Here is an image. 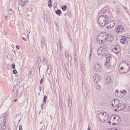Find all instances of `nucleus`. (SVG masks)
Wrapping results in <instances>:
<instances>
[{
	"label": "nucleus",
	"mask_w": 130,
	"mask_h": 130,
	"mask_svg": "<svg viewBox=\"0 0 130 130\" xmlns=\"http://www.w3.org/2000/svg\"><path fill=\"white\" fill-rule=\"evenodd\" d=\"M91 56H92V53H91V52H90L89 56V60H91V59H92V57H91Z\"/></svg>",
	"instance_id": "39"
},
{
	"label": "nucleus",
	"mask_w": 130,
	"mask_h": 130,
	"mask_svg": "<svg viewBox=\"0 0 130 130\" xmlns=\"http://www.w3.org/2000/svg\"><path fill=\"white\" fill-rule=\"evenodd\" d=\"M24 6H25V4H24V5H21V8H23Z\"/></svg>",
	"instance_id": "47"
},
{
	"label": "nucleus",
	"mask_w": 130,
	"mask_h": 130,
	"mask_svg": "<svg viewBox=\"0 0 130 130\" xmlns=\"http://www.w3.org/2000/svg\"><path fill=\"white\" fill-rule=\"evenodd\" d=\"M127 110L128 111H129L130 112V106H128V108H127Z\"/></svg>",
	"instance_id": "45"
},
{
	"label": "nucleus",
	"mask_w": 130,
	"mask_h": 130,
	"mask_svg": "<svg viewBox=\"0 0 130 130\" xmlns=\"http://www.w3.org/2000/svg\"><path fill=\"white\" fill-rule=\"evenodd\" d=\"M22 40H24V41H27V40L26 39V38H25L24 37L22 38Z\"/></svg>",
	"instance_id": "44"
},
{
	"label": "nucleus",
	"mask_w": 130,
	"mask_h": 130,
	"mask_svg": "<svg viewBox=\"0 0 130 130\" xmlns=\"http://www.w3.org/2000/svg\"><path fill=\"white\" fill-rule=\"evenodd\" d=\"M19 84H20V82H19Z\"/></svg>",
	"instance_id": "59"
},
{
	"label": "nucleus",
	"mask_w": 130,
	"mask_h": 130,
	"mask_svg": "<svg viewBox=\"0 0 130 130\" xmlns=\"http://www.w3.org/2000/svg\"><path fill=\"white\" fill-rule=\"evenodd\" d=\"M43 78H42L40 80V84L42 85V84L43 83Z\"/></svg>",
	"instance_id": "41"
},
{
	"label": "nucleus",
	"mask_w": 130,
	"mask_h": 130,
	"mask_svg": "<svg viewBox=\"0 0 130 130\" xmlns=\"http://www.w3.org/2000/svg\"><path fill=\"white\" fill-rule=\"evenodd\" d=\"M72 104H73V102L72 101V99L69 98H68V106H69V107H70V108H71V107H72Z\"/></svg>",
	"instance_id": "19"
},
{
	"label": "nucleus",
	"mask_w": 130,
	"mask_h": 130,
	"mask_svg": "<svg viewBox=\"0 0 130 130\" xmlns=\"http://www.w3.org/2000/svg\"><path fill=\"white\" fill-rule=\"evenodd\" d=\"M116 94H118L117 97H123L124 95H126V91L123 90L120 91V92L116 91L115 95H116Z\"/></svg>",
	"instance_id": "9"
},
{
	"label": "nucleus",
	"mask_w": 130,
	"mask_h": 130,
	"mask_svg": "<svg viewBox=\"0 0 130 130\" xmlns=\"http://www.w3.org/2000/svg\"><path fill=\"white\" fill-rule=\"evenodd\" d=\"M51 0H49V3H48V7L49 8H51L52 7V4H51Z\"/></svg>",
	"instance_id": "29"
},
{
	"label": "nucleus",
	"mask_w": 130,
	"mask_h": 130,
	"mask_svg": "<svg viewBox=\"0 0 130 130\" xmlns=\"http://www.w3.org/2000/svg\"><path fill=\"white\" fill-rule=\"evenodd\" d=\"M32 74V71H29L28 72V77L29 78H30V77H31V75Z\"/></svg>",
	"instance_id": "36"
},
{
	"label": "nucleus",
	"mask_w": 130,
	"mask_h": 130,
	"mask_svg": "<svg viewBox=\"0 0 130 130\" xmlns=\"http://www.w3.org/2000/svg\"><path fill=\"white\" fill-rule=\"evenodd\" d=\"M111 130H112V129H111Z\"/></svg>",
	"instance_id": "60"
},
{
	"label": "nucleus",
	"mask_w": 130,
	"mask_h": 130,
	"mask_svg": "<svg viewBox=\"0 0 130 130\" xmlns=\"http://www.w3.org/2000/svg\"><path fill=\"white\" fill-rule=\"evenodd\" d=\"M19 130H23V128L22 127V125H19Z\"/></svg>",
	"instance_id": "42"
},
{
	"label": "nucleus",
	"mask_w": 130,
	"mask_h": 130,
	"mask_svg": "<svg viewBox=\"0 0 130 130\" xmlns=\"http://www.w3.org/2000/svg\"><path fill=\"white\" fill-rule=\"evenodd\" d=\"M82 91H83V93L84 95L85 96H87V88H86V87L84 86L82 87Z\"/></svg>",
	"instance_id": "18"
},
{
	"label": "nucleus",
	"mask_w": 130,
	"mask_h": 130,
	"mask_svg": "<svg viewBox=\"0 0 130 130\" xmlns=\"http://www.w3.org/2000/svg\"><path fill=\"white\" fill-rule=\"evenodd\" d=\"M113 52H114V53H116V54H119V47H115L113 49Z\"/></svg>",
	"instance_id": "15"
},
{
	"label": "nucleus",
	"mask_w": 130,
	"mask_h": 130,
	"mask_svg": "<svg viewBox=\"0 0 130 130\" xmlns=\"http://www.w3.org/2000/svg\"><path fill=\"white\" fill-rule=\"evenodd\" d=\"M110 37L109 34L106 32H102L96 38V41L99 44H104L105 41H107Z\"/></svg>",
	"instance_id": "1"
},
{
	"label": "nucleus",
	"mask_w": 130,
	"mask_h": 130,
	"mask_svg": "<svg viewBox=\"0 0 130 130\" xmlns=\"http://www.w3.org/2000/svg\"><path fill=\"white\" fill-rule=\"evenodd\" d=\"M99 24L102 27H104L105 25L108 24V17L107 16L101 15L99 18Z\"/></svg>",
	"instance_id": "3"
},
{
	"label": "nucleus",
	"mask_w": 130,
	"mask_h": 130,
	"mask_svg": "<svg viewBox=\"0 0 130 130\" xmlns=\"http://www.w3.org/2000/svg\"><path fill=\"white\" fill-rule=\"evenodd\" d=\"M120 122H119V121H117L116 123H113V125H116V124H119Z\"/></svg>",
	"instance_id": "40"
},
{
	"label": "nucleus",
	"mask_w": 130,
	"mask_h": 130,
	"mask_svg": "<svg viewBox=\"0 0 130 130\" xmlns=\"http://www.w3.org/2000/svg\"><path fill=\"white\" fill-rule=\"evenodd\" d=\"M99 15L100 17V16H107L106 15V10H105V9H102L99 12Z\"/></svg>",
	"instance_id": "14"
},
{
	"label": "nucleus",
	"mask_w": 130,
	"mask_h": 130,
	"mask_svg": "<svg viewBox=\"0 0 130 130\" xmlns=\"http://www.w3.org/2000/svg\"><path fill=\"white\" fill-rule=\"evenodd\" d=\"M111 66V62H110V61H106L105 64V66L106 68H110Z\"/></svg>",
	"instance_id": "20"
},
{
	"label": "nucleus",
	"mask_w": 130,
	"mask_h": 130,
	"mask_svg": "<svg viewBox=\"0 0 130 130\" xmlns=\"http://www.w3.org/2000/svg\"><path fill=\"white\" fill-rule=\"evenodd\" d=\"M4 34L5 35H7V31L4 30Z\"/></svg>",
	"instance_id": "46"
},
{
	"label": "nucleus",
	"mask_w": 130,
	"mask_h": 130,
	"mask_svg": "<svg viewBox=\"0 0 130 130\" xmlns=\"http://www.w3.org/2000/svg\"><path fill=\"white\" fill-rule=\"evenodd\" d=\"M101 79V76L98 75V74H94L93 75V79H94V82L95 83H98V81H100Z\"/></svg>",
	"instance_id": "12"
},
{
	"label": "nucleus",
	"mask_w": 130,
	"mask_h": 130,
	"mask_svg": "<svg viewBox=\"0 0 130 130\" xmlns=\"http://www.w3.org/2000/svg\"><path fill=\"white\" fill-rule=\"evenodd\" d=\"M29 16H30V15H29V14L26 15V17H27V18H29Z\"/></svg>",
	"instance_id": "49"
},
{
	"label": "nucleus",
	"mask_w": 130,
	"mask_h": 130,
	"mask_svg": "<svg viewBox=\"0 0 130 130\" xmlns=\"http://www.w3.org/2000/svg\"><path fill=\"white\" fill-rule=\"evenodd\" d=\"M74 64H75V68H78V67H79V65L78 64V61L77 60H75Z\"/></svg>",
	"instance_id": "30"
},
{
	"label": "nucleus",
	"mask_w": 130,
	"mask_h": 130,
	"mask_svg": "<svg viewBox=\"0 0 130 130\" xmlns=\"http://www.w3.org/2000/svg\"><path fill=\"white\" fill-rule=\"evenodd\" d=\"M41 108H43V104H42V105H41Z\"/></svg>",
	"instance_id": "50"
},
{
	"label": "nucleus",
	"mask_w": 130,
	"mask_h": 130,
	"mask_svg": "<svg viewBox=\"0 0 130 130\" xmlns=\"http://www.w3.org/2000/svg\"><path fill=\"white\" fill-rule=\"evenodd\" d=\"M29 34H30V31H28V34L27 33L28 37H29Z\"/></svg>",
	"instance_id": "53"
},
{
	"label": "nucleus",
	"mask_w": 130,
	"mask_h": 130,
	"mask_svg": "<svg viewBox=\"0 0 130 130\" xmlns=\"http://www.w3.org/2000/svg\"><path fill=\"white\" fill-rule=\"evenodd\" d=\"M74 60H77V55H75V52H74Z\"/></svg>",
	"instance_id": "38"
},
{
	"label": "nucleus",
	"mask_w": 130,
	"mask_h": 130,
	"mask_svg": "<svg viewBox=\"0 0 130 130\" xmlns=\"http://www.w3.org/2000/svg\"><path fill=\"white\" fill-rule=\"evenodd\" d=\"M11 68L12 69H13V70H15L16 69V64H12L11 66Z\"/></svg>",
	"instance_id": "33"
},
{
	"label": "nucleus",
	"mask_w": 130,
	"mask_h": 130,
	"mask_svg": "<svg viewBox=\"0 0 130 130\" xmlns=\"http://www.w3.org/2000/svg\"><path fill=\"white\" fill-rule=\"evenodd\" d=\"M18 100L17 99H15L14 100V102H17V101Z\"/></svg>",
	"instance_id": "51"
},
{
	"label": "nucleus",
	"mask_w": 130,
	"mask_h": 130,
	"mask_svg": "<svg viewBox=\"0 0 130 130\" xmlns=\"http://www.w3.org/2000/svg\"><path fill=\"white\" fill-rule=\"evenodd\" d=\"M105 83L106 85H110V84L112 83V79H111V77L110 76L107 77Z\"/></svg>",
	"instance_id": "11"
},
{
	"label": "nucleus",
	"mask_w": 130,
	"mask_h": 130,
	"mask_svg": "<svg viewBox=\"0 0 130 130\" xmlns=\"http://www.w3.org/2000/svg\"><path fill=\"white\" fill-rule=\"evenodd\" d=\"M13 74H14V75H16V74H17L18 73V72L17 71V70L16 69H14L12 71Z\"/></svg>",
	"instance_id": "34"
},
{
	"label": "nucleus",
	"mask_w": 130,
	"mask_h": 130,
	"mask_svg": "<svg viewBox=\"0 0 130 130\" xmlns=\"http://www.w3.org/2000/svg\"><path fill=\"white\" fill-rule=\"evenodd\" d=\"M115 31L117 33H122L124 31V27L121 25H119L116 28Z\"/></svg>",
	"instance_id": "10"
},
{
	"label": "nucleus",
	"mask_w": 130,
	"mask_h": 130,
	"mask_svg": "<svg viewBox=\"0 0 130 130\" xmlns=\"http://www.w3.org/2000/svg\"><path fill=\"white\" fill-rule=\"evenodd\" d=\"M94 70L97 73H100L101 71H102V66L101 64H99V63H95L94 66Z\"/></svg>",
	"instance_id": "8"
},
{
	"label": "nucleus",
	"mask_w": 130,
	"mask_h": 130,
	"mask_svg": "<svg viewBox=\"0 0 130 130\" xmlns=\"http://www.w3.org/2000/svg\"><path fill=\"white\" fill-rule=\"evenodd\" d=\"M128 52L130 54V48H129Z\"/></svg>",
	"instance_id": "54"
},
{
	"label": "nucleus",
	"mask_w": 130,
	"mask_h": 130,
	"mask_svg": "<svg viewBox=\"0 0 130 130\" xmlns=\"http://www.w3.org/2000/svg\"><path fill=\"white\" fill-rule=\"evenodd\" d=\"M130 70V66L128 62L123 61L121 64L119 66V71L121 74H127Z\"/></svg>",
	"instance_id": "2"
},
{
	"label": "nucleus",
	"mask_w": 130,
	"mask_h": 130,
	"mask_svg": "<svg viewBox=\"0 0 130 130\" xmlns=\"http://www.w3.org/2000/svg\"><path fill=\"white\" fill-rule=\"evenodd\" d=\"M108 51L107 49L103 47H101L98 49L97 53L98 55H105L107 54Z\"/></svg>",
	"instance_id": "5"
},
{
	"label": "nucleus",
	"mask_w": 130,
	"mask_h": 130,
	"mask_svg": "<svg viewBox=\"0 0 130 130\" xmlns=\"http://www.w3.org/2000/svg\"><path fill=\"white\" fill-rule=\"evenodd\" d=\"M47 100V96H46V95H45L44 96V104H46V101Z\"/></svg>",
	"instance_id": "26"
},
{
	"label": "nucleus",
	"mask_w": 130,
	"mask_h": 130,
	"mask_svg": "<svg viewBox=\"0 0 130 130\" xmlns=\"http://www.w3.org/2000/svg\"><path fill=\"white\" fill-rule=\"evenodd\" d=\"M87 130H91V129H90V126H88V127Z\"/></svg>",
	"instance_id": "52"
},
{
	"label": "nucleus",
	"mask_w": 130,
	"mask_h": 130,
	"mask_svg": "<svg viewBox=\"0 0 130 130\" xmlns=\"http://www.w3.org/2000/svg\"><path fill=\"white\" fill-rule=\"evenodd\" d=\"M115 111H116V109H115Z\"/></svg>",
	"instance_id": "58"
},
{
	"label": "nucleus",
	"mask_w": 130,
	"mask_h": 130,
	"mask_svg": "<svg viewBox=\"0 0 130 130\" xmlns=\"http://www.w3.org/2000/svg\"><path fill=\"white\" fill-rule=\"evenodd\" d=\"M95 88H96V89H97V90H100L101 89V86L98 84V85H96Z\"/></svg>",
	"instance_id": "32"
},
{
	"label": "nucleus",
	"mask_w": 130,
	"mask_h": 130,
	"mask_svg": "<svg viewBox=\"0 0 130 130\" xmlns=\"http://www.w3.org/2000/svg\"><path fill=\"white\" fill-rule=\"evenodd\" d=\"M113 119L114 120H115V119H116L117 121H119L120 122V119H119V117H117V116H115L113 117Z\"/></svg>",
	"instance_id": "28"
},
{
	"label": "nucleus",
	"mask_w": 130,
	"mask_h": 130,
	"mask_svg": "<svg viewBox=\"0 0 130 130\" xmlns=\"http://www.w3.org/2000/svg\"><path fill=\"white\" fill-rule=\"evenodd\" d=\"M16 48H17V49L18 50H19V49H20V46H16Z\"/></svg>",
	"instance_id": "43"
},
{
	"label": "nucleus",
	"mask_w": 130,
	"mask_h": 130,
	"mask_svg": "<svg viewBox=\"0 0 130 130\" xmlns=\"http://www.w3.org/2000/svg\"><path fill=\"white\" fill-rule=\"evenodd\" d=\"M109 123H111V121H109Z\"/></svg>",
	"instance_id": "56"
},
{
	"label": "nucleus",
	"mask_w": 130,
	"mask_h": 130,
	"mask_svg": "<svg viewBox=\"0 0 130 130\" xmlns=\"http://www.w3.org/2000/svg\"><path fill=\"white\" fill-rule=\"evenodd\" d=\"M106 58L107 59L106 61H110L111 56L109 54H106Z\"/></svg>",
	"instance_id": "22"
},
{
	"label": "nucleus",
	"mask_w": 130,
	"mask_h": 130,
	"mask_svg": "<svg viewBox=\"0 0 130 130\" xmlns=\"http://www.w3.org/2000/svg\"><path fill=\"white\" fill-rule=\"evenodd\" d=\"M99 118L100 119L101 121L105 123L107 120V114L106 113L100 112L99 114Z\"/></svg>",
	"instance_id": "6"
},
{
	"label": "nucleus",
	"mask_w": 130,
	"mask_h": 130,
	"mask_svg": "<svg viewBox=\"0 0 130 130\" xmlns=\"http://www.w3.org/2000/svg\"><path fill=\"white\" fill-rule=\"evenodd\" d=\"M127 38L125 36L122 37L121 39L120 40V43L122 44H125L126 42H127Z\"/></svg>",
	"instance_id": "13"
},
{
	"label": "nucleus",
	"mask_w": 130,
	"mask_h": 130,
	"mask_svg": "<svg viewBox=\"0 0 130 130\" xmlns=\"http://www.w3.org/2000/svg\"><path fill=\"white\" fill-rule=\"evenodd\" d=\"M119 103H120L119 100L114 99L112 102L111 106L112 107H117V108H119V107H120V105H119Z\"/></svg>",
	"instance_id": "7"
},
{
	"label": "nucleus",
	"mask_w": 130,
	"mask_h": 130,
	"mask_svg": "<svg viewBox=\"0 0 130 130\" xmlns=\"http://www.w3.org/2000/svg\"><path fill=\"white\" fill-rule=\"evenodd\" d=\"M80 68H81V71L82 72V73H84L85 66L84 65L83 63H81L80 64Z\"/></svg>",
	"instance_id": "23"
},
{
	"label": "nucleus",
	"mask_w": 130,
	"mask_h": 130,
	"mask_svg": "<svg viewBox=\"0 0 130 130\" xmlns=\"http://www.w3.org/2000/svg\"><path fill=\"white\" fill-rule=\"evenodd\" d=\"M5 20H7V19H8V16H5Z\"/></svg>",
	"instance_id": "48"
},
{
	"label": "nucleus",
	"mask_w": 130,
	"mask_h": 130,
	"mask_svg": "<svg viewBox=\"0 0 130 130\" xmlns=\"http://www.w3.org/2000/svg\"><path fill=\"white\" fill-rule=\"evenodd\" d=\"M65 56H66V57H67L68 59H69V53H68V52H65Z\"/></svg>",
	"instance_id": "37"
},
{
	"label": "nucleus",
	"mask_w": 130,
	"mask_h": 130,
	"mask_svg": "<svg viewBox=\"0 0 130 130\" xmlns=\"http://www.w3.org/2000/svg\"><path fill=\"white\" fill-rule=\"evenodd\" d=\"M50 69H51V66H50V65H47V71H48L49 70H50Z\"/></svg>",
	"instance_id": "35"
},
{
	"label": "nucleus",
	"mask_w": 130,
	"mask_h": 130,
	"mask_svg": "<svg viewBox=\"0 0 130 130\" xmlns=\"http://www.w3.org/2000/svg\"><path fill=\"white\" fill-rule=\"evenodd\" d=\"M75 55H77V53H76V52H75Z\"/></svg>",
	"instance_id": "55"
},
{
	"label": "nucleus",
	"mask_w": 130,
	"mask_h": 130,
	"mask_svg": "<svg viewBox=\"0 0 130 130\" xmlns=\"http://www.w3.org/2000/svg\"><path fill=\"white\" fill-rule=\"evenodd\" d=\"M41 47L42 49H44V47H46L47 45H46V42L44 40H43L41 42Z\"/></svg>",
	"instance_id": "16"
},
{
	"label": "nucleus",
	"mask_w": 130,
	"mask_h": 130,
	"mask_svg": "<svg viewBox=\"0 0 130 130\" xmlns=\"http://www.w3.org/2000/svg\"><path fill=\"white\" fill-rule=\"evenodd\" d=\"M20 121H21V120H20L19 121V122H20Z\"/></svg>",
	"instance_id": "57"
},
{
	"label": "nucleus",
	"mask_w": 130,
	"mask_h": 130,
	"mask_svg": "<svg viewBox=\"0 0 130 130\" xmlns=\"http://www.w3.org/2000/svg\"><path fill=\"white\" fill-rule=\"evenodd\" d=\"M43 64H46V63H47V59H46V58L44 57L43 58Z\"/></svg>",
	"instance_id": "25"
},
{
	"label": "nucleus",
	"mask_w": 130,
	"mask_h": 130,
	"mask_svg": "<svg viewBox=\"0 0 130 130\" xmlns=\"http://www.w3.org/2000/svg\"><path fill=\"white\" fill-rule=\"evenodd\" d=\"M1 118L3 119V122L1 123V130H5L7 128V114L4 113L1 116Z\"/></svg>",
	"instance_id": "4"
},
{
	"label": "nucleus",
	"mask_w": 130,
	"mask_h": 130,
	"mask_svg": "<svg viewBox=\"0 0 130 130\" xmlns=\"http://www.w3.org/2000/svg\"><path fill=\"white\" fill-rule=\"evenodd\" d=\"M8 14L9 15H13L14 14V10L12 9H9L8 10Z\"/></svg>",
	"instance_id": "24"
},
{
	"label": "nucleus",
	"mask_w": 130,
	"mask_h": 130,
	"mask_svg": "<svg viewBox=\"0 0 130 130\" xmlns=\"http://www.w3.org/2000/svg\"><path fill=\"white\" fill-rule=\"evenodd\" d=\"M110 23H111L110 25V29H111L112 28H113V27L115 26V21L114 20H111Z\"/></svg>",
	"instance_id": "17"
},
{
	"label": "nucleus",
	"mask_w": 130,
	"mask_h": 130,
	"mask_svg": "<svg viewBox=\"0 0 130 130\" xmlns=\"http://www.w3.org/2000/svg\"><path fill=\"white\" fill-rule=\"evenodd\" d=\"M57 46L58 47V52L59 49H60V50H61V49H62V48H61V42H58L57 43Z\"/></svg>",
	"instance_id": "21"
},
{
	"label": "nucleus",
	"mask_w": 130,
	"mask_h": 130,
	"mask_svg": "<svg viewBox=\"0 0 130 130\" xmlns=\"http://www.w3.org/2000/svg\"><path fill=\"white\" fill-rule=\"evenodd\" d=\"M56 15H60L61 14V11L59 9L56 11Z\"/></svg>",
	"instance_id": "27"
},
{
	"label": "nucleus",
	"mask_w": 130,
	"mask_h": 130,
	"mask_svg": "<svg viewBox=\"0 0 130 130\" xmlns=\"http://www.w3.org/2000/svg\"><path fill=\"white\" fill-rule=\"evenodd\" d=\"M67 6L64 5L61 7V9L62 11H66L67 10Z\"/></svg>",
	"instance_id": "31"
}]
</instances>
